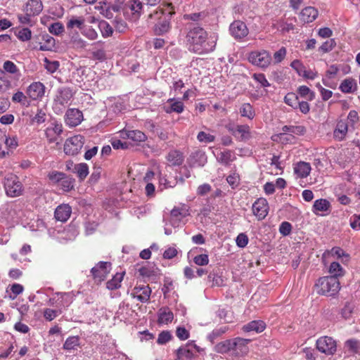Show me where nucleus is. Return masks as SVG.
Here are the masks:
<instances>
[{"label": "nucleus", "mask_w": 360, "mask_h": 360, "mask_svg": "<svg viewBox=\"0 0 360 360\" xmlns=\"http://www.w3.org/2000/svg\"><path fill=\"white\" fill-rule=\"evenodd\" d=\"M125 272L117 273L113 278L106 283V288L108 290H113L118 289L121 286V282L123 280Z\"/></svg>", "instance_id": "obj_27"}, {"label": "nucleus", "mask_w": 360, "mask_h": 360, "mask_svg": "<svg viewBox=\"0 0 360 360\" xmlns=\"http://www.w3.org/2000/svg\"><path fill=\"white\" fill-rule=\"evenodd\" d=\"M318 293L326 296H333L340 290V282L335 276H324L319 279L316 284Z\"/></svg>", "instance_id": "obj_2"}, {"label": "nucleus", "mask_w": 360, "mask_h": 360, "mask_svg": "<svg viewBox=\"0 0 360 360\" xmlns=\"http://www.w3.org/2000/svg\"><path fill=\"white\" fill-rule=\"evenodd\" d=\"M240 112L243 117H246L250 120L255 117V111L250 103H244L240 109Z\"/></svg>", "instance_id": "obj_41"}, {"label": "nucleus", "mask_w": 360, "mask_h": 360, "mask_svg": "<svg viewBox=\"0 0 360 360\" xmlns=\"http://www.w3.org/2000/svg\"><path fill=\"white\" fill-rule=\"evenodd\" d=\"M184 104L181 101H175L170 104L169 106H165L164 109L167 113H171L172 112H176L177 113H181L184 110Z\"/></svg>", "instance_id": "obj_39"}, {"label": "nucleus", "mask_w": 360, "mask_h": 360, "mask_svg": "<svg viewBox=\"0 0 360 360\" xmlns=\"http://www.w3.org/2000/svg\"><path fill=\"white\" fill-rule=\"evenodd\" d=\"M94 10V13H98L108 19L113 18L112 13L110 9H108V6H106V4L104 1H101L99 5L95 6Z\"/></svg>", "instance_id": "obj_33"}, {"label": "nucleus", "mask_w": 360, "mask_h": 360, "mask_svg": "<svg viewBox=\"0 0 360 360\" xmlns=\"http://www.w3.org/2000/svg\"><path fill=\"white\" fill-rule=\"evenodd\" d=\"M266 325L262 321H252L243 326V330L246 332L255 331L261 333L265 329Z\"/></svg>", "instance_id": "obj_28"}, {"label": "nucleus", "mask_w": 360, "mask_h": 360, "mask_svg": "<svg viewBox=\"0 0 360 360\" xmlns=\"http://www.w3.org/2000/svg\"><path fill=\"white\" fill-rule=\"evenodd\" d=\"M317 349L326 355H333L337 350L336 342L328 336H323L316 341Z\"/></svg>", "instance_id": "obj_8"}, {"label": "nucleus", "mask_w": 360, "mask_h": 360, "mask_svg": "<svg viewBox=\"0 0 360 360\" xmlns=\"http://www.w3.org/2000/svg\"><path fill=\"white\" fill-rule=\"evenodd\" d=\"M360 347V343L358 340L354 339H350L345 342V348L349 353H357Z\"/></svg>", "instance_id": "obj_40"}, {"label": "nucleus", "mask_w": 360, "mask_h": 360, "mask_svg": "<svg viewBox=\"0 0 360 360\" xmlns=\"http://www.w3.org/2000/svg\"><path fill=\"white\" fill-rule=\"evenodd\" d=\"M186 37L191 44L189 48L191 51L200 54L210 50L206 43L207 34L203 28L195 26L191 28Z\"/></svg>", "instance_id": "obj_1"}, {"label": "nucleus", "mask_w": 360, "mask_h": 360, "mask_svg": "<svg viewBox=\"0 0 360 360\" xmlns=\"http://www.w3.org/2000/svg\"><path fill=\"white\" fill-rule=\"evenodd\" d=\"M236 241L238 247L245 248L248 243V238L245 233H240Z\"/></svg>", "instance_id": "obj_60"}, {"label": "nucleus", "mask_w": 360, "mask_h": 360, "mask_svg": "<svg viewBox=\"0 0 360 360\" xmlns=\"http://www.w3.org/2000/svg\"><path fill=\"white\" fill-rule=\"evenodd\" d=\"M148 13L146 16V22L148 24H152L155 21H158L164 15L165 11L162 8H157L153 11H147Z\"/></svg>", "instance_id": "obj_32"}, {"label": "nucleus", "mask_w": 360, "mask_h": 360, "mask_svg": "<svg viewBox=\"0 0 360 360\" xmlns=\"http://www.w3.org/2000/svg\"><path fill=\"white\" fill-rule=\"evenodd\" d=\"M71 212V207L68 205H59L55 210V218L58 221L65 222L70 217Z\"/></svg>", "instance_id": "obj_20"}, {"label": "nucleus", "mask_w": 360, "mask_h": 360, "mask_svg": "<svg viewBox=\"0 0 360 360\" xmlns=\"http://www.w3.org/2000/svg\"><path fill=\"white\" fill-rule=\"evenodd\" d=\"M292 230V225L288 221H283L281 223L279 227V231L281 234L284 236H288Z\"/></svg>", "instance_id": "obj_58"}, {"label": "nucleus", "mask_w": 360, "mask_h": 360, "mask_svg": "<svg viewBox=\"0 0 360 360\" xmlns=\"http://www.w3.org/2000/svg\"><path fill=\"white\" fill-rule=\"evenodd\" d=\"M311 165L306 162H299L294 167V172L300 178H305L310 174Z\"/></svg>", "instance_id": "obj_22"}, {"label": "nucleus", "mask_w": 360, "mask_h": 360, "mask_svg": "<svg viewBox=\"0 0 360 360\" xmlns=\"http://www.w3.org/2000/svg\"><path fill=\"white\" fill-rule=\"evenodd\" d=\"M4 69L5 71L11 74H14L18 71L16 65L10 60H7L4 63Z\"/></svg>", "instance_id": "obj_62"}, {"label": "nucleus", "mask_w": 360, "mask_h": 360, "mask_svg": "<svg viewBox=\"0 0 360 360\" xmlns=\"http://www.w3.org/2000/svg\"><path fill=\"white\" fill-rule=\"evenodd\" d=\"M250 342V340L241 338L232 339V350L234 351L237 355H243L248 352V344Z\"/></svg>", "instance_id": "obj_17"}, {"label": "nucleus", "mask_w": 360, "mask_h": 360, "mask_svg": "<svg viewBox=\"0 0 360 360\" xmlns=\"http://www.w3.org/2000/svg\"><path fill=\"white\" fill-rule=\"evenodd\" d=\"M151 289L148 285H137L133 289L131 295L141 302H146L149 300Z\"/></svg>", "instance_id": "obj_15"}, {"label": "nucleus", "mask_w": 360, "mask_h": 360, "mask_svg": "<svg viewBox=\"0 0 360 360\" xmlns=\"http://www.w3.org/2000/svg\"><path fill=\"white\" fill-rule=\"evenodd\" d=\"M298 94L301 97H303L308 101H312L315 97L314 93L311 91L307 86H300L298 89Z\"/></svg>", "instance_id": "obj_45"}, {"label": "nucleus", "mask_w": 360, "mask_h": 360, "mask_svg": "<svg viewBox=\"0 0 360 360\" xmlns=\"http://www.w3.org/2000/svg\"><path fill=\"white\" fill-rule=\"evenodd\" d=\"M108 9H110L111 12L119 13L122 11L125 13V3L123 0H116L111 6H108Z\"/></svg>", "instance_id": "obj_47"}, {"label": "nucleus", "mask_w": 360, "mask_h": 360, "mask_svg": "<svg viewBox=\"0 0 360 360\" xmlns=\"http://www.w3.org/2000/svg\"><path fill=\"white\" fill-rule=\"evenodd\" d=\"M207 162V156L205 153L196 151L191 155V167H203Z\"/></svg>", "instance_id": "obj_21"}, {"label": "nucleus", "mask_w": 360, "mask_h": 360, "mask_svg": "<svg viewBox=\"0 0 360 360\" xmlns=\"http://www.w3.org/2000/svg\"><path fill=\"white\" fill-rule=\"evenodd\" d=\"M286 55V49L284 47L281 48L278 51L274 53V59L276 63L281 62Z\"/></svg>", "instance_id": "obj_59"}, {"label": "nucleus", "mask_w": 360, "mask_h": 360, "mask_svg": "<svg viewBox=\"0 0 360 360\" xmlns=\"http://www.w3.org/2000/svg\"><path fill=\"white\" fill-rule=\"evenodd\" d=\"M248 60L252 65L264 68L270 64L271 57L266 51H252L248 56Z\"/></svg>", "instance_id": "obj_7"}, {"label": "nucleus", "mask_w": 360, "mask_h": 360, "mask_svg": "<svg viewBox=\"0 0 360 360\" xmlns=\"http://www.w3.org/2000/svg\"><path fill=\"white\" fill-rule=\"evenodd\" d=\"M211 191V186L208 184H204L199 186L197 188V194L199 195H205Z\"/></svg>", "instance_id": "obj_63"}, {"label": "nucleus", "mask_w": 360, "mask_h": 360, "mask_svg": "<svg viewBox=\"0 0 360 360\" xmlns=\"http://www.w3.org/2000/svg\"><path fill=\"white\" fill-rule=\"evenodd\" d=\"M347 132V124L344 122H340L337 124V127L334 131L336 137L342 139L345 137Z\"/></svg>", "instance_id": "obj_42"}, {"label": "nucleus", "mask_w": 360, "mask_h": 360, "mask_svg": "<svg viewBox=\"0 0 360 360\" xmlns=\"http://www.w3.org/2000/svg\"><path fill=\"white\" fill-rule=\"evenodd\" d=\"M318 15L319 11L316 8L312 6H307L302 10L300 14V19L304 23H309L313 22Z\"/></svg>", "instance_id": "obj_18"}, {"label": "nucleus", "mask_w": 360, "mask_h": 360, "mask_svg": "<svg viewBox=\"0 0 360 360\" xmlns=\"http://www.w3.org/2000/svg\"><path fill=\"white\" fill-rule=\"evenodd\" d=\"M226 181L232 188H235L239 185V175L236 173H233L227 176Z\"/></svg>", "instance_id": "obj_53"}, {"label": "nucleus", "mask_w": 360, "mask_h": 360, "mask_svg": "<svg viewBox=\"0 0 360 360\" xmlns=\"http://www.w3.org/2000/svg\"><path fill=\"white\" fill-rule=\"evenodd\" d=\"M46 136L48 139L49 143H56V145L58 144V137L59 136L56 134L53 130L51 129V127H48L46 130Z\"/></svg>", "instance_id": "obj_57"}, {"label": "nucleus", "mask_w": 360, "mask_h": 360, "mask_svg": "<svg viewBox=\"0 0 360 360\" xmlns=\"http://www.w3.org/2000/svg\"><path fill=\"white\" fill-rule=\"evenodd\" d=\"M176 334L181 340H185L189 337L188 331L184 327H178L176 330Z\"/></svg>", "instance_id": "obj_61"}, {"label": "nucleus", "mask_w": 360, "mask_h": 360, "mask_svg": "<svg viewBox=\"0 0 360 360\" xmlns=\"http://www.w3.org/2000/svg\"><path fill=\"white\" fill-rule=\"evenodd\" d=\"M125 11H130L133 16L137 19L142 13L147 11L145 5L140 0H129L125 3Z\"/></svg>", "instance_id": "obj_11"}, {"label": "nucleus", "mask_w": 360, "mask_h": 360, "mask_svg": "<svg viewBox=\"0 0 360 360\" xmlns=\"http://www.w3.org/2000/svg\"><path fill=\"white\" fill-rule=\"evenodd\" d=\"M68 28H73L75 27H77L79 30L82 31L84 25V20L83 18H72L70 19L68 24Z\"/></svg>", "instance_id": "obj_46"}, {"label": "nucleus", "mask_w": 360, "mask_h": 360, "mask_svg": "<svg viewBox=\"0 0 360 360\" xmlns=\"http://www.w3.org/2000/svg\"><path fill=\"white\" fill-rule=\"evenodd\" d=\"M193 262L199 266L207 265L209 262L208 255L206 254L198 255L193 258Z\"/></svg>", "instance_id": "obj_54"}, {"label": "nucleus", "mask_w": 360, "mask_h": 360, "mask_svg": "<svg viewBox=\"0 0 360 360\" xmlns=\"http://www.w3.org/2000/svg\"><path fill=\"white\" fill-rule=\"evenodd\" d=\"M174 13V11H169L167 15H166L165 13H164V15L162 17V18H160L157 23L155 25L154 27V32L155 34L157 35H162L165 33H167L169 29H170V22L169 19L168 18L169 16H171Z\"/></svg>", "instance_id": "obj_12"}, {"label": "nucleus", "mask_w": 360, "mask_h": 360, "mask_svg": "<svg viewBox=\"0 0 360 360\" xmlns=\"http://www.w3.org/2000/svg\"><path fill=\"white\" fill-rule=\"evenodd\" d=\"M231 350H232V339L220 342L214 347V351L218 353L224 354Z\"/></svg>", "instance_id": "obj_34"}, {"label": "nucleus", "mask_w": 360, "mask_h": 360, "mask_svg": "<svg viewBox=\"0 0 360 360\" xmlns=\"http://www.w3.org/2000/svg\"><path fill=\"white\" fill-rule=\"evenodd\" d=\"M4 188L6 194L11 197H16L22 193V184L17 176L9 174L4 179Z\"/></svg>", "instance_id": "obj_4"}, {"label": "nucleus", "mask_w": 360, "mask_h": 360, "mask_svg": "<svg viewBox=\"0 0 360 360\" xmlns=\"http://www.w3.org/2000/svg\"><path fill=\"white\" fill-rule=\"evenodd\" d=\"M199 347L193 342H188L176 350V360H191L194 358V352H199Z\"/></svg>", "instance_id": "obj_9"}, {"label": "nucleus", "mask_w": 360, "mask_h": 360, "mask_svg": "<svg viewBox=\"0 0 360 360\" xmlns=\"http://www.w3.org/2000/svg\"><path fill=\"white\" fill-rule=\"evenodd\" d=\"M49 179L54 184H57L63 191L68 192L74 188L75 179L65 174L53 171L48 175Z\"/></svg>", "instance_id": "obj_3"}, {"label": "nucleus", "mask_w": 360, "mask_h": 360, "mask_svg": "<svg viewBox=\"0 0 360 360\" xmlns=\"http://www.w3.org/2000/svg\"><path fill=\"white\" fill-rule=\"evenodd\" d=\"M74 171L80 180H84L89 174V167L86 163L77 164L75 166Z\"/></svg>", "instance_id": "obj_36"}, {"label": "nucleus", "mask_w": 360, "mask_h": 360, "mask_svg": "<svg viewBox=\"0 0 360 360\" xmlns=\"http://www.w3.org/2000/svg\"><path fill=\"white\" fill-rule=\"evenodd\" d=\"M189 214L188 210L186 207L176 208L174 207L171 211L172 224L176 226V224L180 221L183 218L186 217Z\"/></svg>", "instance_id": "obj_24"}, {"label": "nucleus", "mask_w": 360, "mask_h": 360, "mask_svg": "<svg viewBox=\"0 0 360 360\" xmlns=\"http://www.w3.org/2000/svg\"><path fill=\"white\" fill-rule=\"evenodd\" d=\"M111 270V263L108 262H100L94 267L91 268V274L94 283H101L104 281Z\"/></svg>", "instance_id": "obj_6"}, {"label": "nucleus", "mask_w": 360, "mask_h": 360, "mask_svg": "<svg viewBox=\"0 0 360 360\" xmlns=\"http://www.w3.org/2000/svg\"><path fill=\"white\" fill-rule=\"evenodd\" d=\"M49 32L55 35H58L64 32V27L61 22H57L51 25Z\"/></svg>", "instance_id": "obj_51"}, {"label": "nucleus", "mask_w": 360, "mask_h": 360, "mask_svg": "<svg viewBox=\"0 0 360 360\" xmlns=\"http://www.w3.org/2000/svg\"><path fill=\"white\" fill-rule=\"evenodd\" d=\"M84 143V137L80 134L68 139L64 144V152L69 155L78 153Z\"/></svg>", "instance_id": "obj_5"}, {"label": "nucleus", "mask_w": 360, "mask_h": 360, "mask_svg": "<svg viewBox=\"0 0 360 360\" xmlns=\"http://www.w3.org/2000/svg\"><path fill=\"white\" fill-rule=\"evenodd\" d=\"M232 133L234 136L239 134L241 140H247L250 137V127L248 125H238Z\"/></svg>", "instance_id": "obj_35"}, {"label": "nucleus", "mask_w": 360, "mask_h": 360, "mask_svg": "<svg viewBox=\"0 0 360 360\" xmlns=\"http://www.w3.org/2000/svg\"><path fill=\"white\" fill-rule=\"evenodd\" d=\"M17 37L22 41H28L31 39L32 32L29 28H23L18 31Z\"/></svg>", "instance_id": "obj_52"}, {"label": "nucleus", "mask_w": 360, "mask_h": 360, "mask_svg": "<svg viewBox=\"0 0 360 360\" xmlns=\"http://www.w3.org/2000/svg\"><path fill=\"white\" fill-rule=\"evenodd\" d=\"M43 10V4L41 0H29L26 4L25 12L28 15L35 16Z\"/></svg>", "instance_id": "obj_19"}, {"label": "nucleus", "mask_w": 360, "mask_h": 360, "mask_svg": "<svg viewBox=\"0 0 360 360\" xmlns=\"http://www.w3.org/2000/svg\"><path fill=\"white\" fill-rule=\"evenodd\" d=\"M253 213L259 217L264 219L268 213V203L264 198H259L252 205Z\"/></svg>", "instance_id": "obj_16"}, {"label": "nucleus", "mask_w": 360, "mask_h": 360, "mask_svg": "<svg viewBox=\"0 0 360 360\" xmlns=\"http://www.w3.org/2000/svg\"><path fill=\"white\" fill-rule=\"evenodd\" d=\"M174 319L172 311L168 307H162L158 311V323L160 324H168Z\"/></svg>", "instance_id": "obj_23"}, {"label": "nucleus", "mask_w": 360, "mask_h": 360, "mask_svg": "<svg viewBox=\"0 0 360 360\" xmlns=\"http://www.w3.org/2000/svg\"><path fill=\"white\" fill-rule=\"evenodd\" d=\"M356 89V82L355 79L352 78L344 79L340 85V89L341 91L346 94L352 93Z\"/></svg>", "instance_id": "obj_29"}, {"label": "nucleus", "mask_w": 360, "mask_h": 360, "mask_svg": "<svg viewBox=\"0 0 360 360\" xmlns=\"http://www.w3.org/2000/svg\"><path fill=\"white\" fill-rule=\"evenodd\" d=\"M122 135L123 137L126 136L128 139L136 142L145 141L147 139L146 134L139 130L122 131Z\"/></svg>", "instance_id": "obj_25"}, {"label": "nucleus", "mask_w": 360, "mask_h": 360, "mask_svg": "<svg viewBox=\"0 0 360 360\" xmlns=\"http://www.w3.org/2000/svg\"><path fill=\"white\" fill-rule=\"evenodd\" d=\"M330 207V204L326 199H319L314 202L313 212L317 214V212H327Z\"/></svg>", "instance_id": "obj_31"}, {"label": "nucleus", "mask_w": 360, "mask_h": 360, "mask_svg": "<svg viewBox=\"0 0 360 360\" xmlns=\"http://www.w3.org/2000/svg\"><path fill=\"white\" fill-rule=\"evenodd\" d=\"M78 344L79 340L77 337H70L66 340L63 345V348L67 350L74 349Z\"/></svg>", "instance_id": "obj_49"}, {"label": "nucleus", "mask_w": 360, "mask_h": 360, "mask_svg": "<svg viewBox=\"0 0 360 360\" xmlns=\"http://www.w3.org/2000/svg\"><path fill=\"white\" fill-rule=\"evenodd\" d=\"M150 127L153 132L156 133L160 140L166 141L169 139V134L165 130L156 128L153 124H150Z\"/></svg>", "instance_id": "obj_55"}, {"label": "nucleus", "mask_w": 360, "mask_h": 360, "mask_svg": "<svg viewBox=\"0 0 360 360\" xmlns=\"http://www.w3.org/2000/svg\"><path fill=\"white\" fill-rule=\"evenodd\" d=\"M72 97V91L69 88L60 89L58 91V95L56 97V101L61 105H65Z\"/></svg>", "instance_id": "obj_30"}, {"label": "nucleus", "mask_w": 360, "mask_h": 360, "mask_svg": "<svg viewBox=\"0 0 360 360\" xmlns=\"http://www.w3.org/2000/svg\"><path fill=\"white\" fill-rule=\"evenodd\" d=\"M229 30L236 39L244 38L249 32L245 23L240 20L233 21L230 25Z\"/></svg>", "instance_id": "obj_10"}, {"label": "nucleus", "mask_w": 360, "mask_h": 360, "mask_svg": "<svg viewBox=\"0 0 360 360\" xmlns=\"http://www.w3.org/2000/svg\"><path fill=\"white\" fill-rule=\"evenodd\" d=\"M329 273L331 274L330 276H335L338 279L339 276L344 275V270L338 262H333L329 266Z\"/></svg>", "instance_id": "obj_37"}, {"label": "nucleus", "mask_w": 360, "mask_h": 360, "mask_svg": "<svg viewBox=\"0 0 360 360\" xmlns=\"http://www.w3.org/2000/svg\"><path fill=\"white\" fill-rule=\"evenodd\" d=\"M234 159V155L231 150H225L220 153L219 161L225 165H229Z\"/></svg>", "instance_id": "obj_38"}, {"label": "nucleus", "mask_w": 360, "mask_h": 360, "mask_svg": "<svg viewBox=\"0 0 360 360\" xmlns=\"http://www.w3.org/2000/svg\"><path fill=\"white\" fill-rule=\"evenodd\" d=\"M98 27L102 35L105 37H109L112 34V28L105 20H101L98 24Z\"/></svg>", "instance_id": "obj_43"}, {"label": "nucleus", "mask_w": 360, "mask_h": 360, "mask_svg": "<svg viewBox=\"0 0 360 360\" xmlns=\"http://www.w3.org/2000/svg\"><path fill=\"white\" fill-rule=\"evenodd\" d=\"M167 160L170 162L171 165L179 166L184 160L183 154L179 150H172L167 155Z\"/></svg>", "instance_id": "obj_26"}, {"label": "nucleus", "mask_w": 360, "mask_h": 360, "mask_svg": "<svg viewBox=\"0 0 360 360\" xmlns=\"http://www.w3.org/2000/svg\"><path fill=\"white\" fill-rule=\"evenodd\" d=\"M45 93V86L40 82L32 83L27 89V94L32 100L41 98Z\"/></svg>", "instance_id": "obj_13"}, {"label": "nucleus", "mask_w": 360, "mask_h": 360, "mask_svg": "<svg viewBox=\"0 0 360 360\" xmlns=\"http://www.w3.org/2000/svg\"><path fill=\"white\" fill-rule=\"evenodd\" d=\"M172 338V335L169 331L161 332L158 338L157 342L160 345L165 344Z\"/></svg>", "instance_id": "obj_56"}, {"label": "nucleus", "mask_w": 360, "mask_h": 360, "mask_svg": "<svg viewBox=\"0 0 360 360\" xmlns=\"http://www.w3.org/2000/svg\"><path fill=\"white\" fill-rule=\"evenodd\" d=\"M290 66L297 72L299 75H301L303 70H304V65L299 60H294L291 63Z\"/></svg>", "instance_id": "obj_64"}, {"label": "nucleus", "mask_w": 360, "mask_h": 360, "mask_svg": "<svg viewBox=\"0 0 360 360\" xmlns=\"http://www.w3.org/2000/svg\"><path fill=\"white\" fill-rule=\"evenodd\" d=\"M138 271L143 277L150 278L155 276V271L153 267L144 266L140 267Z\"/></svg>", "instance_id": "obj_48"}, {"label": "nucleus", "mask_w": 360, "mask_h": 360, "mask_svg": "<svg viewBox=\"0 0 360 360\" xmlns=\"http://www.w3.org/2000/svg\"><path fill=\"white\" fill-rule=\"evenodd\" d=\"M197 139L200 142L211 143L214 141V136L206 133L205 131H200L197 136Z\"/></svg>", "instance_id": "obj_50"}, {"label": "nucleus", "mask_w": 360, "mask_h": 360, "mask_svg": "<svg viewBox=\"0 0 360 360\" xmlns=\"http://www.w3.org/2000/svg\"><path fill=\"white\" fill-rule=\"evenodd\" d=\"M285 103L293 108L294 109L297 108V104H299L298 96L294 93H288L284 98Z\"/></svg>", "instance_id": "obj_44"}, {"label": "nucleus", "mask_w": 360, "mask_h": 360, "mask_svg": "<svg viewBox=\"0 0 360 360\" xmlns=\"http://www.w3.org/2000/svg\"><path fill=\"white\" fill-rule=\"evenodd\" d=\"M83 119L82 112L78 109H68L65 113V122L70 127H75L81 123Z\"/></svg>", "instance_id": "obj_14"}]
</instances>
